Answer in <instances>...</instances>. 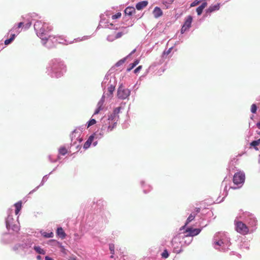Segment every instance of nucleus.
<instances>
[{
	"instance_id": "f257e3e1",
	"label": "nucleus",
	"mask_w": 260,
	"mask_h": 260,
	"mask_svg": "<svg viewBox=\"0 0 260 260\" xmlns=\"http://www.w3.org/2000/svg\"><path fill=\"white\" fill-rule=\"evenodd\" d=\"M245 180V175L243 172L240 171L236 173L233 176V181L234 184L237 186V187H231V188L236 189L241 187L243 185Z\"/></svg>"
},
{
	"instance_id": "f03ea898",
	"label": "nucleus",
	"mask_w": 260,
	"mask_h": 260,
	"mask_svg": "<svg viewBox=\"0 0 260 260\" xmlns=\"http://www.w3.org/2000/svg\"><path fill=\"white\" fill-rule=\"evenodd\" d=\"M104 17V15H101V20L97 27V29H99L100 27H102L104 28H109L110 29L118 30V24H113V23H109L105 18H103Z\"/></svg>"
},
{
	"instance_id": "7ed1b4c3",
	"label": "nucleus",
	"mask_w": 260,
	"mask_h": 260,
	"mask_svg": "<svg viewBox=\"0 0 260 260\" xmlns=\"http://www.w3.org/2000/svg\"><path fill=\"white\" fill-rule=\"evenodd\" d=\"M236 231L242 235H245L249 233L248 227L243 222L240 221H235Z\"/></svg>"
},
{
	"instance_id": "20e7f679",
	"label": "nucleus",
	"mask_w": 260,
	"mask_h": 260,
	"mask_svg": "<svg viewBox=\"0 0 260 260\" xmlns=\"http://www.w3.org/2000/svg\"><path fill=\"white\" fill-rule=\"evenodd\" d=\"M121 108L117 107L115 108L113 111V113L109 116L108 122L109 123L111 122L113 124V126H109V128L111 129L113 127H116L117 122L119 119V116L117 114L119 113Z\"/></svg>"
},
{
	"instance_id": "39448f33",
	"label": "nucleus",
	"mask_w": 260,
	"mask_h": 260,
	"mask_svg": "<svg viewBox=\"0 0 260 260\" xmlns=\"http://www.w3.org/2000/svg\"><path fill=\"white\" fill-rule=\"evenodd\" d=\"M131 91L127 88L120 86L117 91V96L119 99L124 100L130 95Z\"/></svg>"
},
{
	"instance_id": "423d86ee",
	"label": "nucleus",
	"mask_w": 260,
	"mask_h": 260,
	"mask_svg": "<svg viewBox=\"0 0 260 260\" xmlns=\"http://www.w3.org/2000/svg\"><path fill=\"white\" fill-rule=\"evenodd\" d=\"M201 231L200 229L187 228L184 233L186 237H193L198 235Z\"/></svg>"
},
{
	"instance_id": "0eeeda50",
	"label": "nucleus",
	"mask_w": 260,
	"mask_h": 260,
	"mask_svg": "<svg viewBox=\"0 0 260 260\" xmlns=\"http://www.w3.org/2000/svg\"><path fill=\"white\" fill-rule=\"evenodd\" d=\"M220 5L219 3H217L215 5H210L208 9L205 10V13L204 14L205 17H208L210 16L211 13L212 12L217 11L219 10Z\"/></svg>"
},
{
	"instance_id": "6e6552de",
	"label": "nucleus",
	"mask_w": 260,
	"mask_h": 260,
	"mask_svg": "<svg viewBox=\"0 0 260 260\" xmlns=\"http://www.w3.org/2000/svg\"><path fill=\"white\" fill-rule=\"evenodd\" d=\"M192 21V17L190 15L186 17L183 25L181 29V32L186 31L189 27H190Z\"/></svg>"
},
{
	"instance_id": "1a4fd4ad",
	"label": "nucleus",
	"mask_w": 260,
	"mask_h": 260,
	"mask_svg": "<svg viewBox=\"0 0 260 260\" xmlns=\"http://www.w3.org/2000/svg\"><path fill=\"white\" fill-rule=\"evenodd\" d=\"M21 18L23 20H30V21H32V20H35L36 18H40V17L39 16L38 14L33 12L22 15Z\"/></svg>"
},
{
	"instance_id": "9d476101",
	"label": "nucleus",
	"mask_w": 260,
	"mask_h": 260,
	"mask_svg": "<svg viewBox=\"0 0 260 260\" xmlns=\"http://www.w3.org/2000/svg\"><path fill=\"white\" fill-rule=\"evenodd\" d=\"M22 25L23 23L22 22H19L15 24L9 30L8 32H20L22 31Z\"/></svg>"
},
{
	"instance_id": "9b49d317",
	"label": "nucleus",
	"mask_w": 260,
	"mask_h": 260,
	"mask_svg": "<svg viewBox=\"0 0 260 260\" xmlns=\"http://www.w3.org/2000/svg\"><path fill=\"white\" fill-rule=\"evenodd\" d=\"M34 29L36 32H41L43 27V23L41 21H37L34 25Z\"/></svg>"
},
{
	"instance_id": "f8f14e48",
	"label": "nucleus",
	"mask_w": 260,
	"mask_h": 260,
	"mask_svg": "<svg viewBox=\"0 0 260 260\" xmlns=\"http://www.w3.org/2000/svg\"><path fill=\"white\" fill-rule=\"evenodd\" d=\"M53 30V26L49 23L43 22V27L41 32H49Z\"/></svg>"
},
{
	"instance_id": "ddd939ff",
	"label": "nucleus",
	"mask_w": 260,
	"mask_h": 260,
	"mask_svg": "<svg viewBox=\"0 0 260 260\" xmlns=\"http://www.w3.org/2000/svg\"><path fill=\"white\" fill-rule=\"evenodd\" d=\"M21 22L23 23V25L22 26V31H23L27 30L28 29L31 25V21H30V20H23V21H22Z\"/></svg>"
},
{
	"instance_id": "4468645a",
	"label": "nucleus",
	"mask_w": 260,
	"mask_h": 260,
	"mask_svg": "<svg viewBox=\"0 0 260 260\" xmlns=\"http://www.w3.org/2000/svg\"><path fill=\"white\" fill-rule=\"evenodd\" d=\"M153 14L157 18L162 15V11L159 7H155L153 11Z\"/></svg>"
},
{
	"instance_id": "2eb2a0df",
	"label": "nucleus",
	"mask_w": 260,
	"mask_h": 260,
	"mask_svg": "<svg viewBox=\"0 0 260 260\" xmlns=\"http://www.w3.org/2000/svg\"><path fill=\"white\" fill-rule=\"evenodd\" d=\"M207 3L204 2L202 4L196 9V12L198 15L200 16L202 14L204 9L207 6Z\"/></svg>"
},
{
	"instance_id": "dca6fc26",
	"label": "nucleus",
	"mask_w": 260,
	"mask_h": 260,
	"mask_svg": "<svg viewBox=\"0 0 260 260\" xmlns=\"http://www.w3.org/2000/svg\"><path fill=\"white\" fill-rule=\"evenodd\" d=\"M148 3L147 1H141L138 3L136 5V8L138 10H141L145 7Z\"/></svg>"
},
{
	"instance_id": "f3484780",
	"label": "nucleus",
	"mask_w": 260,
	"mask_h": 260,
	"mask_svg": "<svg viewBox=\"0 0 260 260\" xmlns=\"http://www.w3.org/2000/svg\"><path fill=\"white\" fill-rule=\"evenodd\" d=\"M108 118L106 120V121H104V124L103 125L102 129H107L108 132L112 131L115 127H113L111 129L109 128V126H113V124L111 122H108Z\"/></svg>"
},
{
	"instance_id": "a211bd4d",
	"label": "nucleus",
	"mask_w": 260,
	"mask_h": 260,
	"mask_svg": "<svg viewBox=\"0 0 260 260\" xmlns=\"http://www.w3.org/2000/svg\"><path fill=\"white\" fill-rule=\"evenodd\" d=\"M136 10L134 7H127L124 10V13L125 15H128L129 16H132L133 13L135 12Z\"/></svg>"
},
{
	"instance_id": "6ab92c4d",
	"label": "nucleus",
	"mask_w": 260,
	"mask_h": 260,
	"mask_svg": "<svg viewBox=\"0 0 260 260\" xmlns=\"http://www.w3.org/2000/svg\"><path fill=\"white\" fill-rule=\"evenodd\" d=\"M93 139H94V136L93 135L90 136L88 138L87 140L85 142V143L83 145V148L84 149H87L88 148H89L90 147L92 142L93 141Z\"/></svg>"
},
{
	"instance_id": "aec40b11",
	"label": "nucleus",
	"mask_w": 260,
	"mask_h": 260,
	"mask_svg": "<svg viewBox=\"0 0 260 260\" xmlns=\"http://www.w3.org/2000/svg\"><path fill=\"white\" fill-rule=\"evenodd\" d=\"M56 234L62 239H64L66 236V234L62 228H57Z\"/></svg>"
},
{
	"instance_id": "412c9836",
	"label": "nucleus",
	"mask_w": 260,
	"mask_h": 260,
	"mask_svg": "<svg viewBox=\"0 0 260 260\" xmlns=\"http://www.w3.org/2000/svg\"><path fill=\"white\" fill-rule=\"evenodd\" d=\"M121 36V34H112L109 35L107 39L109 41H113L115 39L120 38Z\"/></svg>"
},
{
	"instance_id": "4be33fe9",
	"label": "nucleus",
	"mask_w": 260,
	"mask_h": 260,
	"mask_svg": "<svg viewBox=\"0 0 260 260\" xmlns=\"http://www.w3.org/2000/svg\"><path fill=\"white\" fill-rule=\"evenodd\" d=\"M38 36L42 40L43 44L46 43L49 37L48 34H39Z\"/></svg>"
},
{
	"instance_id": "5701e85b",
	"label": "nucleus",
	"mask_w": 260,
	"mask_h": 260,
	"mask_svg": "<svg viewBox=\"0 0 260 260\" xmlns=\"http://www.w3.org/2000/svg\"><path fill=\"white\" fill-rule=\"evenodd\" d=\"M14 206L15 207V214L17 215L20 210L21 209L22 207V202L21 201H19L16 204H15Z\"/></svg>"
},
{
	"instance_id": "b1692460",
	"label": "nucleus",
	"mask_w": 260,
	"mask_h": 260,
	"mask_svg": "<svg viewBox=\"0 0 260 260\" xmlns=\"http://www.w3.org/2000/svg\"><path fill=\"white\" fill-rule=\"evenodd\" d=\"M34 250L38 253L41 254H45V251L44 249L41 248L39 246H35L34 247Z\"/></svg>"
},
{
	"instance_id": "393cba45",
	"label": "nucleus",
	"mask_w": 260,
	"mask_h": 260,
	"mask_svg": "<svg viewBox=\"0 0 260 260\" xmlns=\"http://www.w3.org/2000/svg\"><path fill=\"white\" fill-rule=\"evenodd\" d=\"M15 38V35L14 34H12L9 39H7L5 41V44L6 45H9L14 40Z\"/></svg>"
},
{
	"instance_id": "a878e982",
	"label": "nucleus",
	"mask_w": 260,
	"mask_h": 260,
	"mask_svg": "<svg viewBox=\"0 0 260 260\" xmlns=\"http://www.w3.org/2000/svg\"><path fill=\"white\" fill-rule=\"evenodd\" d=\"M195 217L196 214H190L186 221L185 225H187L189 222L192 221L194 219Z\"/></svg>"
},
{
	"instance_id": "bb28decb",
	"label": "nucleus",
	"mask_w": 260,
	"mask_h": 260,
	"mask_svg": "<svg viewBox=\"0 0 260 260\" xmlns=\"http://www.w3.org/2000/svg\"><path fill=\"white\" fill-rule=\"evenodd\" d=\"M68 152V150L64 147H61L59 149V153L62 155H64Z\"/></svg>"
},
{
	"instance_id": "cd10ccee",
	"label": "nucleus",
	"mask_w": 260,
	"mask_h": 260,
	"mask_svg": "<svg viewBox=\"0 0 260 260\" xmlns=\"http://www.w3.org/2000/svg\"><path fill=\"white\" fill-rule=\"evenodd\" d=\"M98 107L97 109L95 110L94 112V114H98L100 111L102 109V104H100V103H98Z\"/></svg>"
},
{
	"instance_id": "c85d7f7f",
	"label": "nucleus",
	"mask_w": 260,
	"mask_h": 260,
	"mask_svg": "<svg viewBox=\"0 0 260 260\" xmlns=\"http://www.w3.org/2000/svg\"><path fill=\"white\" fill-rule=\"evenodd\" d=\"M42 235L45 238H52L53 237V233L52 232H50L49 233L44 232L42 234Z\"/></svg>"
},
{
	"instance_id": "c756f323",
	"label": "nucleus",
	"mask_w": 260,
	"mask_h": 260,
	"mask_svg": "<svg viewBox=\"0 0 260 260\" xmlns=\"http://www.w3.org/2000/svg\"><path fill=\"white\" fill-rule=\"evenodd\" d=\"M161 255V257L164 258H167L169 256V254L167 249L164 250Z\"/></svg>"
},
{
	"instance_id": "7c9ffc66",
	"label": "nucleus",
	"mask_w": 260,
	"mask_h": 260,
	"mask_svg": "<svg viewBox=\"0 0 260 260\" xmlns=\"http://www.w3.org/2000/svg\"><path fill=\"white\" fill-rule=\"evenodd\" d=\"M260 144V139L257 140L253 141L251 143V145L254 147L257 146Z\"/></svg>"
},
{
	"instance_id": "2f4dec72",
	"label": "nucleus",
	"mask_w": 260,
	"mask_h": 260,
	"mask_svg": "<svg viewBox=\"0 0 260 260\" xmlns=\"http://www.w3.org/2000/svg\"><path fill=\"white\" fill-rule=\"evenodd\" d=\"M257 111V106L255 104H253L251 106V112L252 113H255Z\"/></svg>"
},
{
	"instance_id": "473e14b6",
	"label": "nucleus",
	"mask_w": 260,
	"mask_h": 260,
	"mask_svg": "<svg viewBox=\"0 0 260 260\" xmlns=\"http://www.w3.org/2000/svg\"><path fill=\"white\" fill-rule=\"evenodd\" d=\"M95 123H96V120L94 119H90L88 122L87 128H88L89 127H90L91 125H94Z\"/></svg>"
},
{
	"instance_id": "72a5a7b5",
	"label": "nucleus",
	"mask_w": 260,
	"mask_h": 260,
	"mask_svg": "<svg viewBox=\"0 0 260 260\" xmlns=\"http://www.w3.org/2000/svg\"><path fill=\"white\" fill-rule=\"evenodd\" d=\"M121 16V14L120 12H117L115 14L112 15V18L113 19H116L119 18Z\"/></svg>"
},
{
	"instance_id": "f704fd0d",
	"label": "nucleus",
	"mask_w": 260,
	"mask_h": 260,
	"mask_svg": "<svg viewBox=\"0 0 260 260\" xmlns=\"http://www.w3.org/2000/svg\"><path fill=\"white\" fill-rule=\"evenodd\" d=\"M126 57L125 58H124L123 59H121V60H120L119 61H118L116 63V66L117 67H119L120 66H121V64H122L123 63H124V62L126 60Z\"/></svg>"
},
{
	"instance_id": "c9c22d12",
	"label": "nucleus",
	"mask_w": 260,
	"mask_h": 260,
	"mask_svg": "<svg viewBox=\"0 0 260 260\" xmlns=\"http://www.w3.org/2000/svg\"><path fill=\"white\" fill-rule=\"evenodd\" d=\"M114 90H115V86H114L112 85H110L108 88V92L110 93V94H113V92L114 91Z\"/></svg>"
},
{
	"instance_id": "e433bc0d",
	"label": "nucleus",
	"mask_w": 260,
	"mask_h": 260,
	"mask_svg": "<svg viewBox=\"0 0 260 260\" xmlns=\"http://www.w3.org/2000/svg\"><path fill=\"white\" fill-rule=\"evenodd\" d=\"M109 249L112 254H114V245L113 244H109Z\"/></svg>"
},
{
	"instance_id": "4c0bfd02",
	"label": "nucleus",
	"mask_w": 260,
	"mask_h": 260,
	"mask_svg": "<svg viewBox=\"0 0 260 260\" xmlns=\"http://www.w3.org/2000/svg\"><path fill=\"white\" fill-rule=\"evenodd\" d=\"M142 68V66H139V67H138L135 70H134V73L135 74H137L138 73Z\"/></svg>"
},
{
	"instance_id": "58836bf2",
	"label": "nucleus",
	"mask_w": 260,
	"mask_h": 260,
	"mask_svg": "<svg viewBox=\"0 0 260 260\" xmlns=\"http://www.w3.org/2000/svg\"><path fill=\"white\" fill-rule=\"evenodd\" d=\"M135 66L133 63H131L129 64V67L127 69V71L129 72L131 71L133 68H134Z\"/></svg>"
},
{
	"instance_id": "ea45409f",
	"label": "nucleus",
	"mask_w": 260,
	"mask_h": 260,
	"mask_svg": "<svg viewBox=\"0 0 260 260\" xmlns=\"http://www.w3.org/2000/svg\"><path fill=\"white\" fill-rule=\"evenodd\" d=\"M172 50V47L169 48L167 51H165L164 52V55H165V54H166V55L169 54L171 53Z\"/></svg>"
},
{
	"instance_id": "a19ab883",
	"label": "nucleus",
	"mask_w": 260,
	"mask_h": 260,
	"mask_svg": "<svg viewBox=\"0 0 260 260\" xmlns=\"http://www.w3.org/2000/svg\"><path fill=\"white\" fill-rule=\"evenodd\" d=\"M215 244L218 246H221L223 244V242H222V241L220 240V241L216 242L215 243Z\"/></svg>"
},
{
	"instance_id": "79ce46f5",
	"label": "nucleus",
	"mask_w": 260,
	"mask_h": 260,
	"mask_svg": "<svg viewBox=\"0 0 260 260\" xmlns=\"http://www.w3.org/2000/svg\"><path fill=\"white\" fill-rule=\"evenodd\" d=\"M174 1V0H165V3L167 4H171Z\"/></svg>"
},
{
	"instance_id": "37998d69",
	"label": "nucleus",
	"mask_w": 260,
	"mask_h": 260,
	"mask_svg": "<svg viewBox=\"0 0 260 260\" xmlns=\"http://www.w3.org/2000/svg\"><path fill=\"white\" fill-rule=\"evenodd\" d=\"M20 247H21V246L20 245H16L13 247V250L15 251H16Z\"/></svg>"
},
{
	"instance_id": "c03bdc74",
	"label": "nucleus",
	"mask_w": 260,
	"mask_h": 260,
	"mask_svg": "<svg viewBox=\"0 0 260 260\" xmlns=\"http://www.w3.org/2000/svg\"><path fill=\"white\" fill-rule=\"evenodd\" d=\"M139 63V60L137 59L133 63L136 67Z\"/></svg>"
},
{
	"instance_id": "a18cd8bd",
	"label": "nucleus",
	"mask_w": 260,
	"mask_h": 260,
	"mask_svg": "<svg viewBox=\"0 0 260 260\" xmlns=\"http://www.w3.org/2000/svg\"><path fill=\"white\" fill-rule=\"evenodd\" d=\"M195 210L197 213H199L200 212V208H196Z\"/></svg>"
},
{
	"instance_id": "49530a36",
	"label": "nucleus",
	"mask_w": 260,
	"mask_h": 260,
	"mask_svg": "<svg viewBox=\"0 0 260 260\" xmlns=\"http://www.w3.org/2000/svg\"><path fill=\"white\" fill-rule=\"evenodd\" d=\"M14 231H17L19 230V228L17 226H14Z\"/></svg>"
},
{
	"instance_id": "de8ad7c7",
	"label": "nucleus",
	"mask_w": 260,
	"mask_h": 260,
	"mask_svg": "<svg viewBox=\"0 0 260 260\" xmlns=\"http://www.w3.org/2000/svg\"><path fill=\"white\" fill-rule=\"evenodd\" d=\"M45 260H53L52 258L47 256L45 257Z\"/></svg>"
},
{
	"instance_id": "09e8293b",
	"label": "nucleus",
	"mask_w": 260,
	"mask_h": 260,
	"mask_svg": "<svg viewBox=\"0 0 260 260\" xmlns=\"http://www.w3.org/2000/svg\"><path fill=\"white\" fill-rule=\"evenodd\" d=\"M136 49H135L134 50H133L131 52V53L129 54V55H128V56H130V55H132L133 53H134L136 52Z\"/></svg>"
},
{
	"instance_id": "8fccbe9b",
	"label": "nucleus",
	"mask_w": 260,
	"mask_h": 260,
	"mask_svg": "<svg viewBox=\"0 0 260 260\" xmlns=\"http://www.w3.org/2000/svg\"><path fill=\"white\" fill-rule=\"evenodd\" d=\"M256 126L258 129H260V121L257 123Z\"/></svg>"
},
{
	"instance_id": "3c124183",
	"label": "nucleus",
	"mask_w": 260,
	"mask_h": 260,
	"mask_svg": "<svg viewBox=\"0 0 260 260\" xmlns=\"http://www.w3.org/2000/svg\"><path fill=\"white\" fill-rule=\"evenodd\" d=\"M69 260H76V258L75 257H70Z\"/></svg>"
},
{
	"instance_id": "603ef678",
	"label": "nucleus",
	"mask_w": 260,
	"mask_h": 260,
	"mask_svg": "<svg viewBox=\"0 0 260 260\" xmlns=\"http://www.w3.org/2000/svg\"><path fill=\"white\" fill-rule=\"evenodd\" d=\"M186 225H185V224L184 226H182V227L180 229V231H181V230H184V229H185V228L186 227Z\"/></svg>"
},
{
	"instance_id": "864d4df0",
	"label": "nucleus",
	"mask_w": 260,
	"mask_h": 260,
	"mask_svg": "<svg viewBox=\"0 0 260 260\" xmlns=\"http://www.w3.org/2000/svg\"><path fill=\"white\" fill-rule=\"evenodd\" d=\"M117 32L120 33V32H122V31L119 30Z\"/></svg>"
},
{
	"instance_id": "5fc2aeb1",
	"label": "nucleus",
	"mask_w": 260,
	"mask_h": 260,
	"mask_svg": "<svg viewBox=\"0 0 260 260\" xmlns=\"http://www.w3.org/2000/svg\"><path fill=\"white\" fill-rule=\"evenodd\" d=\"M40 258H41V256H37V258H38V259H40Z\"/></svg>"
},
{
	"instance_id": "6e6d98bb",
	"label": "nucleus",
	"mask_w": 260,
	"mask_h": 260,
	"mask_svg": "<svg viewBox=\"0 0 260 260\" xmlns=\"http://www.w3.org/2000/svg\"><path fill=\"white\" fill-rule=\"evenodd\" d=\"M113 255L114 254H112V255L110 256L111 258H113Z\"/></svg>"
},
{
	"instance_id": "4d7b16f0",
	"label": "nucleus",
	"mask_w": 260,
	"mask_h": 260,
	"mask_svg": "<svg viewBox=\"0 0 260 260\" xmlns=\"http://www.w3.org/2000/svg\"><path fill=\"white\" fill-rule=\"evenodd\" d=\"M172 245H173V240L172 241Z\"/></svg>"
}]
</instances>
